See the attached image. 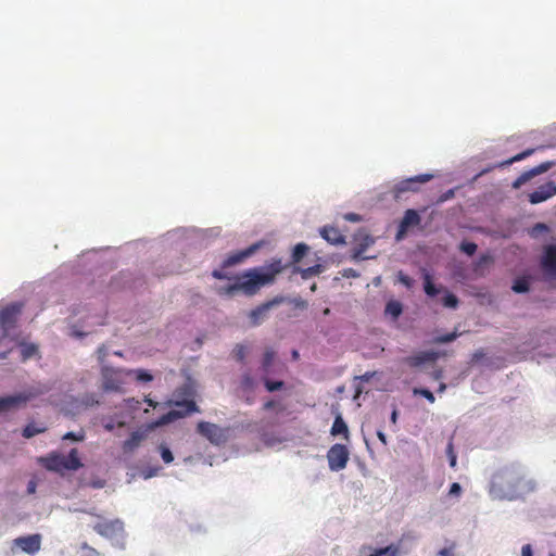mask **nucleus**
<instances>
[{"mask_svg":"<svg viewBox=\"0 0 556 556\" xmlns=\"http://www.w3.org/2000/svg\"><path fill=\"white\" fill-rule=\"evenodd\" d=\"M286 267L287 265H282L280 258H276L263 267L245 270L243 274L235 277L227 275L222 269L213 270L212 276L219 280H233V283L220 288L218 294L232 296L241 292L247 296H252L264 286L274 282L276 276Z\"/></svg>","mask_w":556,"mask_h":556,"instance_id":"nucleus-1","label":"nucleus"},{"mask_svg":"<svg viewBox=\"0 0 556 556\" xmlns=\"http://www.w3.org/2000/svg\"><path fill=\"white\" fill-rule=\"evenodd\" d=\"M535 482L520 467L508 466L493 475L491 492L502 500H518L533 492Z\"/></svg>","mask_w":556,"mask_h":556,"instance_id":"nucleus-2","label":"nucleus"},{"mask_svg":"<svg viewBox=\"0 0 556 556\" xmlns=\"http://www.w3.org/2000/svg\"><path fill=\"white\" fill-rule=\"evenodd\" d=\"M39 462L47 470L60 473L66 470L75 471L83 467L76 448H72L68 455L51 453L46 457H41Z\"/></svg>","mask_w":556,"mask_h":556,"instance_id":"nucleus-3","label":"nucleus"},{"mask_svg":"<svg viewBox=\"0 0 556 556\" xmlns=\"http://www.w3.org/2000/svg\"><path fill=\"white\" fill-rule=\"evenodd\" d=\"M48 391L45 386L31 387L21 393L0 397V413L9 412L26 404Z\"/></svg>","mask_w":556,"mask_h":556,"instance_id":"nucleus-4","label":"nucleus"},{"mask_svg":"<svg viewBox=\"0 0 556 556\" xmlns=\"http://www.w3.org/2000/svg\"><path fill=\"white\" fill-rule=\"evenodd\" d=\"M22 308L23 304L17 302L10 303L0 308V329L3 338L9 337L11 330L16 327Z\"/></svg>","mask_w":556,"mask_h":556,"instance_id":"nucleus-5","label":"nucleus"},{"mask_svg":"<svg viewBox=\"0 0 556 556\" xmlns=\"http://www.w3.org/2000/svg\"><path fill=\"white\" fill-rule=\"evenodd\" d=\"M176 406L182 409H172L166 414L162 415L155 422L156 426H164L170 424L177 419L184 418L192 413L199 412L197 403L192 400L177 401Z\"/></svg>","mask_w":556,"mask_h":556,"instance_id":"nucleus-6","label":"nucleus"},{"mask_svg":"<svg viewBox=\"0 0 556 556\" xmlns=\"http://www.w3.org/2000/svg\"><path fill=\"white\" fill-rule=\"evenodd\" d=\"M433 178L431 174H421L404 180H401L393 186L391 193L394 200H400L406 192H417L419 190L418 184H425Z\"/></svg>","mask_w":556,"mask_h":556,"instance_id":"nucleus-7","label":"nucleus"},{"mask_svg":"<svg viewBox=\"0 0 556 556\" xmlns=\"http://www.w3.org/2000/svg\"><path fill=\"white\" fill-rule=\"evenodd\" d=\"M328 466L332 471L344 469L350 459V452L343 444H333L327 452Z\"/></svg>","mask_w":556,"mask_h":556,"instance_id":"nucleus-8","label":"nucleus"},{"mask_svg":"<svg viewBox=\"0 0 556 556\" xmlns=\"http://www.w3.org/2000/svg\"><path fill=\"white\" fill-rule=\"evenodd\" d=\"M197 430L213 444L218 445L227 441V430L215 424L200 421L197 426Z\"/></svg>","mask_w":556,"mask_h":556,"instance_id":"nucleus-9","label":"nucleus"},{"mask_svg":"<svg viewBox=\"0 0 556 556\" xmlns=\"http://www.w3.org/2000/svg\"><path fill=\"white\" fill-rule=\"evenodd\" d=\"M92 528L99 535L106 539H113L123 533L124 523L119 519H101L94 523Z\"/></svg>","mask_w":556,"mask_h":556,"instance_id":"nucleus-10","label":"nucleus"},{"mask_svg":"<svg viewBox=\"0 0 556 556\" xmlns=\"http://www.w3.org/2000/svg\"><path fill=\"white\" fill-rule=\"evenodd\" d=\"M102 386L105 391H119L124 383L122 371L109 366L101 369Z\"/></svg>","mask_w":556,"mask_h":556,"instance_id":"nucleus-11","label":"nucleus"},{"mask_svg":"<svg viewBox=\"0 0 556 556\" xmlns=\"http://www.w3.org/2000/svg\"><path fill=\"white\" fill-rule=\"evenodd\" d=\"M283 301L281 296H277L270 301H267L249 313L250 323L252 326L261 325L267 316L268 311L280 304Z\"/></svg>","mask_w":556,"mask_h":556,"instance_id":"nucleus-12","label":"nucleus"},{"mask_svg":"<svg viewBox=\"0 0 556 556\" xmlns=\"http://www.w3.org/2000/svg\"><path fill=\"white\" fill-rule=\"evenodd\" d=\"M421 218L417 211L413 208H408L405 211L404 216L402 220L400 222L397 232H396V240H402L405 235L407 233L408 229L410 227H416L420 224Z\"/></svg>","mask_w":556,"mask_h":556,"instance_id":"nucleus-13","label":"nucleus"},{"mask_svg":"<svg viewBox=\"0 0 556 556\" xmlns=\"http://www.w3.org/2000/svg\"><path fill=\"white\" fill-rule=\"evenodd\" d=\"M554 195H556V184L551 180L539 186L533 192H531L529 194V202L531 204H539Z\"/></svg>","mask_w":556,"mask_h":556,"instance_id":"nucleus-14","label":"nucleus"},{"mask_svg":"<svg viewBox=\"0 0 556 556\" xmlns=\"http://www.w3.org/2000/svg\"><path fill=\"white\" fill-rule=\"evenodd\" d=\"M554 165L553 162H544V163H541L540 165L527 170V172H523L514 182H513V188L514 189H519L522 185H525L526 182H528L529 180H531L532 178H534L535 176L538 175H541L543 173H546L549 168H552V166Z\"/></svg>","mask_w":556,"mask_h":556,"instance_id":"nucleus-15","label":"nucleus"},{"mask_svg":"<svg viewBox=\"0 0 556 556\" xmlns=\"http://www.w3.org/2000/svg\"><path fill=\"white\" fill-rule=\"evenodd\" d=\"M14 544L27 554H35L40 549L41 536L40 534H31L27 536H20L14 540Z\"/></svg>","mask_w":556,"mask_h":556,"instance_id":"nucleus-16","label":"nucleus"},{"mask_svg":"<svg viewBox=\"0 0 556 556\" xmlns=\"http://www.w3.org/2000/svg\"><path fill=\"white\" fill-rule=\"evenodd\" d=\"M544 273L549 277H556V247L548 245L541 261Z\"/></svg>","mask_w":556,"mask_h":556,"instance_id":"nucleus-17","label":"nucleus"},{"mask_svg":"<svg viewBox=\"0 0 556 556\" xmlns=\"http://www.w3.org/2000/svg\"><path fill=\"white\" fill-rule=\"evenodd\" d=\"M260 247H261V243H254V244L250 245L249 248H247V249H244L242 251H239V252L230 254L223 262V268H227V267H230V266H233L236 264H239V263L243 262L245 258H248L253 253H255L256 250H258Z\"/></svg>","mask_w":556,"mask_h":556,"instance_id":"nucleus-18","label":"nucleus"},{"mask_svg":"<svg viewBox=\"0 0 556 556\" xmlns=\"http://www.w3.org/2000/svg\"><path fill=\"white\" fill-rule=\"evenodd\" d=\"M321 237L331 244H342L345 242L344 236L340 232L339 229L334 227H324L320 229Z\"/></svg>","mask_w":556,"mask_h":556,"instance_id":"nucleus-19","label":"nucleus"},{"mask_svg":"<svg viewBox=\"0 0 556 556\" xmlns=\"http://www.w3.org/2000/svg\"><path fill=\"white\" fill-rule=\"evenodd\" d=\"M146 434L142 431H134L130 437L124 441L123 451L124 453H132L144 440Z\"/></svg>","mask_w":556,"mask_h":556,"instance_id":"nucleus-20","label":"nucleus"},{"mask_svg":"<svg viewBox=\"0 0 556 556\" xmlns=\"http://www.w3.org/2000/svg\"><path fill=\"white\" fill-rule=\"evenodd\" d=\"M330 433L333 437L343 435L344 439L349 440V428L340 413L334 418Z\"/></svg>","mask_w":556,"mask_h":556,"instance_id":"nucleus-21","label":"nucleus"},{"mask_svg":"<svg viewBox=\"0 0 556 556\" xmlns=\"http://www.w3.org/2000/svg\"><path fill=\"white\" fill-rule=\"evenodd\" d=\"M402 541L403 538L400 540L397 544H390L386 547L376 548L368 556H400L402 553L400 545Z\"/></svg>","mask_w":556,"mask_h":556,"instance_id":"nucleus-22","label":"nucleus"},{"mask_svg":"<svg viewBox=\"0 0 556 556\" xmlns=\"http://www.w3.org/2000/svg\"><path fill=\"white\" fill-rule=\"evenodd\" d=\"M422 278L424 290L428 296H435L440 293L441 289L434 286L431 275L426 269L422 270Z\"/></svg>","mask_w":556,"mask_h":556,"instance_id":"nucleus-23","label":"nucleus"},{"mask_svg":"<svg viewBox=\"0 0 556 556\" xmlns=\"http://www.w3.org/2000/svg\"><path fill=\"white\" fill-rule=\"evenodd\" d=\"M292 273H299L302 279L306 280L309 279L311 277L319 275L321 273V265H314L307 268H300L298 266H294Z\"/></svg>","mask_w":556,"mask_h":556,"instance_id":"nucleus-24","label":"nucleus"},{"mask_svg":"<svg viewBox=\"0 0 556 556\" xmlns=\"http://www.w3.org/2000/svg\"><path fill=\"white\" fill-rule=\"evenodd\" d=\"M38 352V348L34 343H21V358L23 362L29 359Z\"/></svg>","mask_w":556,"mask_h":556,"instance_id":"nucleus-25","label":"nucleus"},{"mask_svg":"<svg viewBox=\"0 0 556 556\" xmlns=\"http://www.w3.org/2000/svg\"><path fill=\"white\" fill-rule=\"evenodd\" d=\"M308 245H306L305 243H298L294 249H293V252H292V261L291 263L292 264H296L299 263L304 256L305 254L308 252Z\"/></svg>","mask_w":556,"mask_h":556,"instance_id":"nucleus-26","label":"nucleus"},{"mask_svg":"<svg viewBox=\"0 0 556 556\" xmlns=\"http://www.w3.org/2000/svg\"><path fill=\"white\" fill-rule=\"evenodd\" d=\"M45 431H46V427H40V426H37L34 422H30V424L25 426V428L23 429L22 434H23L24 438L30 439V438L35 437L36 434L43 433Z\"/></svg>","mask_w":556,"mask_h":556,"instance_id":"nucleus-27","label":"nucleus"},{"mask_svg":"<svg viewBox=\"0 0 556 556\" xmlns=\"http://www.w3.org/2000/svg\"><path fill=\"white\" fill-rule=\"evenodd\" d=\"M533 152H534V149H527V150L522 151L521 153H518V154L514 155L513 157L502 162L498 166L500 167L509 166L513 163L525 160L526 157L530 156Z\"/></svg>","mask_w":556,"mask_h":556,"instance_id":"nucleus-28","label":"nucleus"},{"mask_svg":"<svg viewBox=\"0 0 556 556\" xmlns=\"http://www.w3.org/2000/svg\"><path fill=\"white\" fill-rule=\"evenodd\" d=\"M275 355L276 353L273 349H267L263 355L262 369L266 375L269 372Z\"/></svg>","mask_w":556,"mask_h":556,"instance_id":"nucleus-29","label":"nucleus"},{"mask_svg":"<svg viewBox=\"0 0 556 556\" xmlns=\"http://www.w3.org/2000/svg\"><path fill=\"white\" fill-rule=\"evenodd\" d=\"M530 288L529 279L527 277L517 278L513 283V291L516 293L528 292Z\"/></svg>","mask_w":556,"mask_h":556,"instance_id":"nucleus-30","label":"nucleus"},{"mask_svg":"<svg viewBox=\"0 0 556 556\" xmlns=\"http://www.w3.org/2000/svg\"><path fill=\"white\" fill-rule=\"evenodd\" d=\"M386 314L397 318L402 314V304L397 301H390L386 305Z\"/></svg>","mask_w":556,"mask_h":556,"instance_id":"nucleus-31","label":"nucleus"},{"mask_svg":"<svg viewBox=\"0 0 556 556\" xmlns=\"http://www.w3.org/2000/svg\"><path fill=\"white\" fill-rule=\"evenodd\" d=\"M263 382L268 392L281 390L285 386L283 381H271L266 376L263 377Z\"/></svg>","mask_w":556,"mask_h":556,"instance_id":"nucleus-32","label":"nucleus"},{"mask_svg":"<svg viewBox=\"0 0 556 556\" xmlns=\"http://www.w3.org/2000/svg\"><path fill=\"white\" fill-rule=\"evenodd\" d=\"M442 304L445 307L456 308L458 305V299L455 294L446 292V294L442 299Z\"/></svg>","mask_w":556,"mask_h":556,"instance_id":"nucleus-33","label":"nucleus"},{"mask_svg":"<svg viewBox=\"0 0 556 556\" xmlns=\"http://www.w3.org/2000/svg\"><path fill=\"white\" fill-rule=\"evenodd\" d=\"M254 386L255 381L252 376L249 372L244 374L241 378V388L245 391H251L254 389Z\"/></svg>","mask_w":556,"mask_h":556,"instance_id":"nucleus-34","label":"nucleus"},{"mask_svg":"<svg viewBox=\"0 0 556 556\" xmlns=\"http://www.w3.org/2000/svg\"><path fill=\"white\" fill-rule=\"evenodd\" d=\"M159 450L161 453V457L165 464H170L174 460V455L172 451L165 444H161L159 446Z\"/></svg>","mask_w":556,"mask_h":556,"instance_id":"nucleus-35","label":"nucleus"},{"mask_svg":"<svg viewBox=\"0 0 556 556\" xmlns=\"http://www.w3.org/2000/svg\"><path fill=\"white\" fill-rule=\"evenodd\" d=\"M232 353L238 362L243 363L247 355V348L243 344H237Z\"/></svg>","mask_w":556,"mask_h":556,"instance_id":"nucleus-36","label":"nucleus"},{"mask_svg":"<svg viewBox=\"0 0 556 556\" xmlns=\"http://www.w3.org/2000/svg\"><path fill=\"white\" fill-rule=\"evenodd\" d=\"M102 425H103V428L106 431H113L116 426L119 427V428L124 427L125 426V421H117V422H115L112 418H103L102 419Z\"/></svg>","mask_w":556,"mask_h":556,"instance_id":"nucleus-37","label":"nucleus"},{"mask_svg":"<svg viewBox=\"0 0 556 556\" xmlns=\"http://www.w3.org/2000/svg\"><path fill=\"white\" fill-rule=\"evenodd\" d=\"M457 337H458V333L456 331H453V332L437 337L434 339V342L435 343H450V342L454 341Z\"/></svg>","mask_w":556,"mask_h":556,"instance_id":"nucleus-38","label":"nucleus"},{"mask_svg":"<svg viewBox=\"0 0 556 556\" xmlns=\"http://www.w3.org/2000/svg\"><path fill=\"white\" fill-rule=\"evenodd\" d=\"M414 394H419V395L424 396L430 403H434V401H435V397H434L433 393L430 390H428V389L415 388L414 389Z\"/></svg>","mask_w":556,"mask_h":556,"instance_id":"nucleus-39","label":"nucleus"},{"mask_svg":"<svg viewBox=\"0 0 556 556\" xmlns=\"http://www.w3.org/2000/svg\"><path fill=\"white\" fill-rule=\"evenodd\" d=\"M477 248H478L477 244L473 242H462L460 243V250L469 256H471L476 253Z\"/></svg>","mask_w":556,"mask_h":556,"instance_id":"nucleus-40","label":"nucleus"},{"mask_svg":"<svg viewBox=\"0 0 556 556\" xmlns=\"http://www.w3.org/2000/svg\"><path fill=\"white\" fill-rule=\"evenodd\" d=\"M62 439L80 442V441H84V439H85V432L84 431H79L77 433L76 432H67L62 437Z\"/></svg>","mask_w":556,"mask_h":556,"instance_id":"nucleus-41","label":"nucleus"},{"mask_svg":"<svg viewBox=\"0 0 556 556\" xmlns=\"http://www.w3.org/2000/svg\"><path fill=\"white\" fill-rule=\"evenodd\" d=\"M397 279L402 285H404L408 289H410L414 285V280L402 271L399 273Z\"/></svg>","mask_w":556,"mask_h":556,"instance_id":"nucleus-42","label":"nucleus"},{"mask_svg":"<svg viewBox=\"0 0 556 556\" xmlns=\"http://www.w3.org/2000/svg\"><path fill=\"white\" fill-rule=\"evenodd\" d=\"M547 230H548V227H547L545 224H543V223H538V224H535V225L532 227V229H531V231H530V235H531L532 237H536L540 232H546Z\"/></svg>","mask_w":556,"mask_h":556,"instance_id":"nucleus-43","label":"nucleus"},{"mask_svg":"<svg viewBox=\"0 0 556 556\" xmlns=\"http://www.w3.org/2000/svg\"><path fill=\"white\" fill-rule=\"evenodd\" d=\"M446 453L450 457V466L454 468L456 466V455L454 453V446L452 441H450L447 444Z\"/></svg>","mask_w":556,"mask_h":556,"instance_id":"nucleus-44","label":"nucleus"},{"mask_svg":"<svg viewBox=\"0 0 556 556\" xmlns=\"http://www.w3.org/2000/svg\"><path fill=\"white\" fill-rule=\"evenodd\" d=\"M136 377L139 381L149 382L153 379L152 375L143 369L136 371Z\"/></svg>","mask_w":556,"mask_h":556,"instance_id":"nucleus-45","label":"nucleus"},{"mask_svg":"<svg viewBox=\"0 0 556 556\" xmlns=\"http://www.w3.org/2000/svg\"><path fill=\"white\" fill-rule=\"evenodd\" d=\"M81 549L85 552L83 556H101L96 548L91 547L87 543L81 544Z\"/></svg>","mask_w":556,"mask_h":556,"instance_id":"nucleus-46","label":"nucleus"},{"mask_svg":"<svg viewBox=\"0 0 556 556\" xmlns=\"http://www.w3.org/2000/svg\"><path fill=\"white\" fill-rule=\"evenodd\" d=\"M98 359L103 363L108 356V349L104 344L100 345L97 350Z\"/></svg>","mask_w":556,"mask_h":556,"instance_id":"nucleus-47","label":"nucleus"},{"mask_svg":"<svg viewBox=\"0 0 556 556\" xmlns=\"http://www.w3.org/2000/svg\"><path fill=\"white\" fill-rule=\"evenodd\" d=\"M432 359H434V355L432 353H424L422 356L416 357L415 364L418 365V364H421L425 361H432Z\"/></svg>","mask_w":556,"mask_h":556,"instance_id":"nucleus-48","label":"nucleus"},{"mask_svg":"<svg viewBox=\"0 0 556 556\" xmlns=\"http://www.w3.org/2000/svg\"><path fill=\"white\" fill-rule=\"evenodd\" d=\"M460 492H462V486L459 485V483H457V482L452 483V485L450 488V494L458 496L460 494Z\"/></svg>","mask_w":556,"mask_h":556,"instance_id":"nucleus-49","label":"nucleus"},{"mask_svg":"<svg viewBox=\"0 0 556 556\" xmlns=\"http://www.w3.org/2000/svg\"><path fill=\"white\" fill-rule=\"evenodd\" d=\"M521 556H533L532 546L530 544H526L522 546Z\"/></svg>","mask_w":556,"mask_h":556,"instance_id":"nucleus-50","label":"nucleus"},{"mask_svg":"<svg viewBox=\"0 0 556 556\" xmlns=\"http://www.w3.org/2000/svg\"><path fill=\"white\" fill-rule=\"evenodd\" d=\"M439 556H454L453 547H444L439 551Z\"/></svg>","mask_w":556,"mask_h":556,"instance_id":"nucleus-51","label":"nucleus"},{"mask_svg":"<svg viewBox=\"0 0 556 556\" xmlns=\"http://www.w3.org/2000/svg\"><path fill=\"white\" fill-rule=\"evenodd\" d=\"M277 405H278V404H277V402H276V401H274V400H269V401H267L266 403H264L263 408H264L265 410H270V409L276 408V406H277Z\"/></svg>","mask_w":556,"mask_h":556,"instance_id":"nucleus-52","label":"nucleus"},{"mask_svg":"<svg viewBox=\"0 0 556 556\" xmlns=\"http://www.w3.org/2000/svg\"><path fill=\"white\" fill-rule=\"evenodd\" d=\"M377 437H378V439L380 440V442H381L383 445H387V444H388L387 435L384 434V432H383V431L378 430V431H377Z\"/></svg>","mask_w":556,"mask_h":556,"instance_id":"nucleus-53","label":"nucleus"},{"mask_svg":"<svg viewBox=\"0 0 556 556\" xmlns=\"http://www.w3.org/2000/svg\"><path fill=\"white\" fill-rule=\"evenodd\" d=\"M345 218L350 222H358L361 220V217L355 213H350L345 216Z\"/></svg>","mask_w":556,"mask_h":556,"instance_id":"nucleus-54","label":"nucleus"},{"mask_svg":"<svg viewBox=\"0 0 556 556\" xmlns=\"http://www.w3.org/2000/svg\"><path fill=\"white\" fill-rule=\"evenodd\" d=\"M35 491H36V483L34 481H30L27 485V492L35 493Z\"/></svg>","mask_w":556,"mask_h":556,"instance_id":"nucleus-55","label":"nucleus"},{"mask_svg":"<svg viewBox=\"0 0 556 556\" xmlns=\"http://www.w3.org/2000/svg\"><path fill=\"white\" fill-rule=\"evenodd\" d=\"M396 420H397V412H396V409H393V412H392V414H391V421H392L393 424H395V422H396Z\"/></svg>","mask_w":556,"mask_h":556,"instance_id":"nucleus-56","label":"nucleus"},{"mask_svg":"<svg viewBox=\"0 0 556 556\" xmlns=\"http://www.w3.org/2000/svg\"><path fill=\"white\" fill-rule=\"evenodd\" d=\"M446 390V384L445 383H440L439 388H438V392L439 393H443L444 391Z\"/></svg>","mask_w":556,"mask_h":556,"instance_id":"nucleus-57","label":"nucleus"},{"mask_svg":"<svg viewBox=\"0 0 556 556\" xmlns=\"http://www.w3.org/2000/svg\"><path fill=\"white\" fill-rule=\"evenodd\" d=\"M454 194L453 190H450L443 198H442V201L448 199L450 197H452Z\"/></svg>","mask_w":556,"mask_h":556,"instance_id":"nucleus-58","label":"nucleus"},{"mask_svg":"<svg viewBox=\"0 0 556 556\" xmlns=\"http://www.w3.org/2000/svg\"><path fill=\"white\" fill-rule=\"evenodd\" d=\"M148 404L152 407H155L156 403H154L152 400H147Z\"/></svg>","mask_w":556,"mask_h":556,"instance_id":"nucleus-59","label":"nucleus"},{"mask_svg":"<svg viewBox=\"0 0 556 556\" xmlns=\"http://www.w3.org/2000/svg\"><path fill=\"white\" fill-rule=\"evenodd\" d=\"M292 357H293L294 359H296V358L299 357V353H298V351H293V352H292Z\"/></svg>","mask_w":556,"mask_h":556,"instance_id":"nucleus-60","label":"nucleus"},{"mask_svg":"<svg viewBox=\"0 0 556 556\" xmlns=\"http://www.w3.org/2000/svg\"><path fill=\"white\" fill-rule=\"evenodd\" d=\"M315 289H316V285L314 283V285L312 286V290L314 291Z\"/></svg>","mask_w":556,"mask_h":556,"instance_id":"nucleus-61","label":"nucleus"}]
</instances>
